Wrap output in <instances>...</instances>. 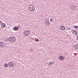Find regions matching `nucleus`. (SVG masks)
<instances>
[{
  "label": "nucleus",
  "instance_id": "f257e3e1",
  "mask_svg": "<svg viewBox=\"0 0 78 78\" xmlns=\"http://www.w3.org/2000/svg\"><path fill=\"white\" fill-rule=\"evenodd\" d=\"M8 39L10 42H12L16 41V39L15 37H10L8 38Z\"/></svg>",
  "mask_w": 78,
  "mask_h": 78
},
{
  "label": "nucleus",
  "instance_id": "f03ea898",
  "mask_svg": "<svg viewBox=\"0 0 78 78\" xmlns=\"http://www.w3.org/2000/svg\"><path fill=\"white\" fill-rule=\"evenodd\" d=\"M29 8L31 11H34L35 10V7H34V6L33 5H30Z\"/></svg>",
  "mask_w": 78,
  "mask_h": 78
},
{
  "label": "nucleus",
  "instance_id": "7ed1b4c3",
  "mask_svg": "<svg viewBox=\"0 0 78 78\" xmlns=\"http://www.w3.org/2000/svg\"><path fill=\"white\" fill-rule=\"evenodd\" d=\"M8 64L9 65V67H13L14 66V64H13V62H8Z\"/></svg>",
  "mask_w": 78,
  "mask_h": 78
},
{
  "label": "nucleus",
  "instance_id": "20e7f679",
  "mask_svg": "<svg viewBox=\"0 0 78 78\" xmlns=\"http://www.w3.org/2000/svg\"><path fill=\"white\" fill-rule=\"evenodd\" d=\"M60 29L61 30H62V31H63L65 30V29H66V27L64 26H60Z\"/></svg>",
  "mask_w": 78,
  "mask_h": 78
},
{
  "label": "nucleus",
  "instance_id": "39448f33",
  "mask_svg": "<svg viewBox=\"0 0 78 78\" xmlns=\"http://www.w3.org/2000/svg\"><path fill=\"white\" fill-rule=\"evenodd\" d=\"M13 30L14 31H17V30H19V27L15 26V27L13 28Z\"/></svg>",
  "mask_w": 78,
  "mask_h": 78
},
{
  "label": "nucleus",
  "instance_id": "423d86ee",
  "mask_svg": "<svg viewBox=\"0 0 78 78\" xmlns=\"http://www.w3.org/2000/svg\"><path fill=\"white\" fill-rule=\"evenodd\" d=\"M5 44L2 42H0V47L2 48L4 46Z\"/></svg>",
  "mask_w": 78,
  "mask_h": 78
},
{
  "label": "nucleus",
  "instance_id": "0eeeda50",
  "mask_svg": "<svg viewBox=\"0 0 78 78\" xmlns=\"http://www.w3.org/2000/svg\"><path fill=\"white\" fill-rule=\"evenodd\" d=\"M64 57H62V56H60L59 57V59L60 60H62V61H63L64 60Z\"/></svg>",
  "mask_w": 78,
  "mask_h": 78
},
{
  "label": "nucleus",
  "instance_id": "6e6552de",
  "mask_svg": "<svg viewBox=\"0 0 78 78\" xmlns=\"http://www.w3.org/2000/svg\"><path fill=\"white\" fill-rule=\"evenodd\" d=\"M71 32H72L73 34H76V33H77L76 32V31L75 30H71Z\"/></svg>",
  "mask_w": 78,
  "mask_h": 78
},
{
  "label": "nucleus",
  "instance_id": "1a4fd4ad",
  "mask_svg": "<svg viewBox=\"0 0 78 78\" xmlns=\"http://www.w3.org/2000/svg\"><path fill=\"white\" fill-rule=\"evenodd\" d=\"M9 66V65H8V64L6 63H5L4 64V67H8V66Z\"/></svg>",
  "mask_w": 78,
  "mask_h": 78
},
{
  "label": "nucleus",
  "instance_id": "9d476101",
  "mask_svg": "<svg viewBox=\"0 0 78 78\" xmlns=\"http://www.w3.org/2000/svg\"><path fill=\"white\" fill-rule=\"evenodd\" d=\"M1 26L2 27H6V24L4 23H2V24Z\"/></svg>",
  "mask_w": 78,
  "mask_h": 78
},
{
  "label": "nucleus",
  "instance_id": "9b49d317",
  "mask_svg": "<svg viewBox=\"0 0 78 78\" xmlns=\"http://www.w3.org/2000/svg\"><path fill=\"white\" fill-rule=\"evenodd\" d=\"M50 21L51 23L53 22H54V19L53 18L51 19L50 20Z\"/></svg>",
  "mask_w": 78,
  "mask_h": 78
},
{
  "label": "nucleus",
  "instance_id": "f8f14e48",
  "mask_svg": "<svg viewBox=\"0 0 78 78\" xmlns=\"http://www.w3.org/2000/svg\"><path fill=\"white\" fill-rule=\"evenodd\" d=\"M35 41H36V42H38V41H39V39L37 38H35Z\"/></svg>",
  "mask_w": 78,
  "mask_h": 78
},
{
  "label": "nucleus",
  "instance_id": "ddd939ff",
  "mask_svg": "<svg viewBox=\"0 0 78 78\" xmlns=\"http://www.w3.org/2000/svg\"><path fill=\"white\" fill-rule=\"evenodd\" d=\"M78 26H74V28H75L76 29H77L78 28Z\"/></svg>",
  "mask_w": 78,
  "mask_h": 78
},
{
  "label": "nucleus",
  "instance_id": "4468645a",
  "mask_svg": "<svg viewBox=\"0 0 78 78\" xmlns=\"http://www.w3.org/2000/svg\"><path fill=\"white\" fill-rule=\"evenodd\" d=\"M78 33H76V36H77L76 37V39L77 40H78Z\"/></svg>",
  "mask_w": 78,
  "mask_h": 78
},
{
  "label": "nucleus",
  "instance_id": "2eb2a0df",
  "mask_svg": "<svg viewBox=\"0 0 78 78\" xmlns=\"http://www.w3.org/2000/svg\"><path fill=\"white\" fill-rule=\"evenodd\" d=\"M46 23H47L48 25V24H50V22H49V21H48L47 22H46Z\"/></svg>",
  "mask_w": 78,
  "mask_h": 78
},
{
  "label": "nucleus",
  "instance_id": "dca6fc26",
  "mask_svg": "<svg viewBox=\"0 0 78 78\" xmlns=\"http://www.w3.org/2000/svg\"><path fill=\"white\" fill-rule=\"evenodd\" d=\"M25 34V35L27 36H28V34H27V33H26Z\"/></svg>",
  "mask_w": 78,
  "mask_h": 78
},
{
  "label": "nucleus",
  "instance_id": "f3484780",
  "mask_svg": "<svg viewBox=\"0 0 78 78\" xmlns=\"http://www.w3.org/2000/svg\"><path fill=\"white\" fill-rule=\"evenodd\" d=\"M25 31L26 32V33H28V32H29V30H26Z\"/></svg>",
  "mask_w": 78,
  "mask_h": 78
},
{
  "label": "nucleus",
  "instance_id": "a211bd4d",
  "mask_svg": "<svg viewBox=\"0 0 78 78\" xmlns=\"http://www.w3.org/2000/svg\"><path fill=\"white\" fill-rule=\"evenodd\" d=\"M2 23V21L0 20V25H1V24Z\"/></svg>",
  "mask_w": 78,
  "mask_h": 78
},
{
  "label": "nucleus",
  "instance_id": "6ab92c4d",
  "mask_svg": "<svg viewBox=\"0 0 78 78\" xmlns=\"http://www.w3.org/2000/svg\"><path fill=\"white\" fill-rule=\"evenodd\" d=\"M54 63L53 62H51V65H53V64H54Z\"/></svg>",
  "mask_w": 78,
  "mask_h": 78
},
{
  "label": "nucleus",
  "instance_id": "aec40b11",
  "mask_svg": "<svg viewBox=\"0 0 78 78\" xmlns=\"http://www.w3.org/2000/svg\"><path fill=\"white\" fill-rule=\"evenodd\" d=\"M49 63L50 64H49L50 65H51V61H50Z\"/></svg>",
  "mask_w": 78,
  "mask_h": 78
},
{
  "label": "nucleus",
  "instance_id": "412c9836",
  "mask_svg": "<svg viewBox=\"0 0 78 78\" xmlns=\"http://www.w3.org/2000/svg\"><path fill=\"white\" fill-rule=\"evenodd\" d=\"M26 33V32H25V31L24 32H23V34H25Z\"/></svg>",
  "mask_w": 78,
  "mask_h": 78
},
{
  "label": "nucleus",
  "instance_id": "4be33fe9",
  "mask_svg": "<svg viewBox=\"0 0 78 78\" xmlns=\"http://www.w3.org/2000/svg\"><path fill=\"white\" fill-rule=\"evenodd\" d=\"M47 64H48V66H50V64H49L48 63Z\"/></svg>",
  "mask_w": 78,
  "mask_h": 78
},
{
  "label": "nucleus",
  "instance_id": "5701e85b",
  "mask_svg": "<svg viewBox=\"0 0 78 78\" xmlns=\"http://www.w3.org/2000/svg\"><path fill=\"white\" fill-rule=\"evenodd\" d=\"M70 29H71V28H68V30H70Z\"/></svg>",
  "mask_w": 78,
  "mask_h": 78
},
{
  "label": "nucleus",
  "instance_id": "b1692460",
  "mask_svg": "<svg viewBox=\"0 0 78 78\" xmlns=\"http://www.w3.org/2000/svg\"><path fill=\"white\" fill-rule=\"evenodd\" d=\"M48 20H46V21H48H48H49Z\"/></svg>",
  "mask_w": 78,
  "mask_h": 78
},
{
  "label": "nucleus",
  "instance_id": "393cba45",
  "mask_svg": "<svg viewBox=\"0 0 78 78\" xmlns=\"http://www.w3.org/2000/svg\"><path fill=\"white\" fill-rule=\"evenodd\" d=\"M27 33H28V34H30V33H29V32H28Z\"/></svg>",
  "mask_w": 78,
  "mask_h": 78
}]
</instances>
